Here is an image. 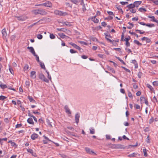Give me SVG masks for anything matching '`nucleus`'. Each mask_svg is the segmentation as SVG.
Returning <instances> with one entry per match:
<instances>
[{
    "mask_svg": "<svg viewBox=\"0 0 158 158\" xmlns=\"http://www.w3.org/2000/svg\"><path fill=\"white\" fill-rule=\"evenodd\" d=\"M50 38L52 39H54L55 38V36L52 33L50 34Z\"/></svg>",
    "mask_w": 158,
    "mask_h": 158,
    "instance_id": "obj_36",
    "label": "nucleus"
},
{
    "mask_svg": "<svg viewBox=\"0 0 158 158\" xmlns=\"http://www.w3.org/2000/svg\"><path fill=\"white\" fill-rule=\"evenodd\" d=\"M54 13L56 15L60 16H63L66 15V12H63L62 11L56 10L54 11Z\"/></svg>",
    "mask_w": 158,
    "mask_h": 158,
    "instance_id": "obj_3",
    "label": "nucleus"
},
{
    "mask_svg": "<svg viewBox=\"0 0 158 158\" xmlns=\"http://www.w3.org/2000/svg\"><path fill=\"white\" fill-rule=\"evenodd\" d=\"M79 42L83 45H87V44L84 41H79Z\"/></svg>",
    "mask_w": 158,
    "mask_h": 158,
    "instance_id": "obj_59",
    "label": "nucleus"
},
{
    "mask_svg": "<svg viewBox=\"0 0 158 158\" xmlns=\"http://www.w3.org/2000/svg\"><path fill=\"white\" fill-rule=\"evenodd\" d=\"M127 6L129 9L133 8L135 7V5L134 4V3L133 4H129L128 5H127Z\"/></svg>",
    "mask_w": 158,
    "mask_h": 158,
    "instance_id": "obj_22",
    "label": "nucleus"
},
{
    "mask_svg": "<svg viewBox=\"0 0 158 158\" xmlns=\"http://www.w3.org/2000/svg\"><path fill=\"white\" fill-rule=\"evenodd\" d=\"M105 38L110 43H112L113 41H114V40H112L110 39H109L108 38H107L106 37H105Z\"/></svg>",
    "mask_w": 158,
    "mask_h": 158,
    "instance_id": "obj_52",
    "label": "nucleus"
},
{
    "mask_svg": "<svg viewBox=\"0 0 158 158\" xmlns=\"http://www.w3.org/2000/svg\"><path fill=\"white\" fill-rule=\"evenodd\" d=\"M22 126V124H17L15 126L16 128H20Z\"/></svg>",
    "mask_w": 158,
    "mask_h": 158,
    "instance_id": "obj_62",
    "label": "nucleus"
},
{
    "mask_svg": "<svg viewBox=\"0 0 158 158\" xmlns=\"http://www.w3.org/2000/svg\"><path fill=\"white\" fill-rule=\"evenodd\" d=\"M108 70H109L112 73H115V71L113 69L111 68L110 67H109L108 68Z\"/></svg>",
    "mask_w": 158,
    "mask_h": 158,
    "instance_id": "obj_41",
    "label": "nucleus"
},
{
    "mask_svg": "<svg viewBox=\"0 0 158 158\" xmlns=\"http://www.w3.org/2000/svg\"><path fill=\"white\" fill-rule=\"evenodd\" d=\"M70 52L71 53H74L77 52V51L72 49H71L70 50Z\"/></svg>",
    "mask_w": 158,
    "mask_h": 158,
    "instance_id": "obj_54",
    "label": "nucleus"
},
{
    "mask_svg": "<svg viewBox=\"0 0 158 158\" xmlns=\"http://www.w3.org/2000/svg\"><path fill=\"white\" fill-rule=\"evenodd\" d=\"M41 68L45 70H46L44 64L41 62H39Z\"/></svg>",
    "mask_w": 158,
    "mask_h": 158,
    "instance_id": "obj_25",
    "label": "nucleus"
},
{
    "mask_svg": "<svg viewBox=\"0 0 158 158\" xmlns=\"http://www.w3.org/2000/svg\"><path fill=\"white\" fill-rule=\"evenodd\" d=\"M81 57L83 59H86L88 58L87 56L85 55H82Z\"/></svg>",
    "mask_w": 158,
    "mask_h": 158,
    "instance_id": "obj_64",
    "label": "nucleus"
},
{
    "mask_svg": "<svg viewBox=\"0 0 158 158\" xmlns=\"http://www.w3.org/2000/svg\"><path fill=\"white\" fill-rule=\"evenodd\" d=\"M37 38L40 40L41 39L43 38V36L41 34H38L37 35Z\"/></svg>",
    "mask_w": 158,
    "mask_h": 158,
    "instance_id": "obj_42",
    "label": "nucleus"
},
{
    "mask_svg": "<svg viewBox=\"0 0 158 158\" xmlns=\"http://www.w3.org/2000/svg\"><path fill=\"white\" fill-rule=\"evenodd\" d=\"M74 4L78 5L81 0H70Z\"/></svg>",
    "mask_w": 158,
    "mask_h": 158,
    "instance_id": "obj_21",
    "label": "nucleus"
},
{
    "mask_svg": "<svg viewBox=\"0 0 158 158\" xmlns=\"http://www.w3.org/2000/svg\"><path fill=\"white\" fill-rule=\"evenodd\" d=\"M34 56L36 57V61L39 63L40 62V61L39 56L37 55H36V54H35L34 55Z\"/></svg>",
    "mask_w": 158,
    "mask_h": 158,
    "instance_id": "obj_32",
    "label": "nucleus"
},
{
    "mask_svg": "<svg viewBox=\"0 0 158 158\" xmlns=\"http://www.w3.org/2000/svg\"><path fill=\"white\" fill-rule=\"evenodd\" d=\"M64 109L65 110V111L67 113L69 114H71V113L70 110L67 105H65V106Z\"/></svg>",
    "mask_w": 158,
    "mask_h": 158,
    "instance_id": "obj_7",
    "label": "nucleus"
},
{
    "mask_svg": "<svg viewBox=\"0 0 158 158\" xmlns=\"http://www.w3.org/2000/svg\"><path fill=\"white\" fill-rule=\"evenodd\" d=\"M152 84L154 86H158V81H155L153 82L152 83Z\"/></svg>",
    "mask_w": 158,
    "mask_h": 158,
    "instance_id": "obj_39",
    "label": "nucleus"
},
{
    "mask_svg": "<svg viewBox=\"0 0 158 158\" xmlns=\"http://www.w3.org/2000/svg\"><path fill=\"white\" fill-rule=\"evenodd\" d=\"M58 35L62 39H64L66 37V38H69V37L68 36H66L64 33H58Z\"/></svg>",
    "mask_w": 158,
    "mask_h": 158,
    "instance_id": "obj_13",
    "label": "nucleus"
},
{
    "mask_svg": "<svg viewBox=\"0 0 158 158\" xmlns=\"http://www.w3.org/2000/svg\"><path fill=\"white\" fill-rule=\"evenodd\" d=\"M63 24H65L66 26H71V25L70 24V23L67 22H64L63 23Z\"/></svg>",
    "mask_w": 158,
    "mask_h": 158,
    "instance_id": "obj_50",
    "label": "nucleus"
},
{
    "mask_svg": "<svg viewBox=\"0 0 158 158\" xmlns=\"http://www.w3.org/2000/svg\"><path fill=\"white\" fill-rule=\"evenodd\" d=\"M120 3L123 5H125L126 4H127L128 3V2H121Z\"/></svg>",
    "mask_w": 158,
    "mask_h": 158,
    "instance_id": "obj_55",
    "label": "nucleus"
},
{
    "mask_svg": "<svg viewBox=\"0 0 158 158\" xmlns=\"http://www.w3.org/2000/svg\"><path fill=\"white\" fill-rule=\"evenodd\" d=\"M148 17L149 18H151L152 19V21L154 22L155 20V17L154 16H150L148 15Z\"/></svg>",
    "mask_w": 158,
    "mask_h": 158,
    "instance_id": "obj_43",
    "label": "nucleus"
},
{
    "mask_svg": "<svg viewBox=\"0 0 158 158\" xmlns=\"http://www.w3.org/2000/svg\"><path fill=\"white\" fill-rule=\"evenodd\" d=\"M104 56H105L104 55H102V54H98V57H99L101 58H103Z\"/></svg>",
    "mask_w": 158,
    "mask_h": 158,
    "instance_id": "obj_61",
    "label": "nucleus"
},
{
    "mask_svg": "<svg viewBox=\"0 0 158 158\" xmlns=\"http://www.w3.org/2000/svg\"><path fill=\"white\" fill-rule=\"evenodd\" d=\"M69 44L70 45H71L73 47H74L75 48L78 49L80 51H81V50H83L80 47H79V46H78L77 45L73 43H72V42L70 43Z\"/></svg>",
    "mask_w": 158,
    "mask_h": 158,
    "instance_id": "obj_6",
    "label": "nucleus"
},
{
    "mask_svg": "<svg viewBox=\"0 0 158 158\" xmlns=\"http://www.w3.org/2000/svg\"><path fill=\"white\" fill-rule=\"evenodd\" d=\"M129 10L132 13H135L136 12V9L133 8H131V9H129Z\"/></svg>",
    "mask_w": 158,
    "mask_h": 158,
    "instance_id": "obj_29",
    "label": "nucleus"
},
{
    "mask_svg": "<svg viewBox=\"0 0 158 158\" xmlns=\"http://www.w3.org/2000/svg\"><path fill=\"white\" fill-rule=\"evenodd\" d=\"M107 13H108V14L110 15H112L114 16V14L113 13V12L110 11H107Z\"/></svg>",
    "mask_w": 158,
    "mask_h": 158,
    "instance_id": "obj_53",
    "label": "nucleus"
},
{
    "mask_svg": "<svg viewBox=\"0 0 158 158\" xmlns=\"http://www.w3.org/2000/svg\"><path fill=\"white\" fill-rule=\"evenodd\" d=\"M47 122L48 124V125L50 126L51 127H52V125L51 124L52 122H50V121H49V120H47Z\"/></svg>",
    "mask_w": 158,
    "mask_h": 158,
    "instance_id": "obj_47",
    "label": "nucleus"
},
{
    "mask_svg": "<svg viewBox=\"0 0 158 158\" xmlns=\"http://www.w3.org/2000/svg\"><path fill=\"white\" fill-rule=\"evenodd\" d=\"M134 107L137 109H139L140 108V106L137 104H135L134 105Z\"/></svg>",
    "mask_w": 158,
    "mask_h": 158,
    "instance_id": "obj_44",
    "label": "nucleus"
},
{
    "mask_svg": "<svg viewBox=\"0 0 158 158\" xmlns=\"http://www.w3.org/2000/svg\"><path fill=\"white\" fill-rule=\"evenodd\" d=\"M45 77L44 75L42 73H40L39 75V78L42 80Z\"/></svg>",
    "mask_w": 158,
    "mask_h": 158,
    "instance_id": "obj_26",
    "label": "nucleus"
},
{
    "mask_svg": "<svg viewBox=\"0 0 158 158\" xmlns=\"http://www.w3.org/2000/svg\"><path fill=\"white\" fill-rule=\"evenodd\" d=\"M31 77L33 79H35L36 78V72L35 71H32L31 72Z\"/></svg>",
    "mask_w": 158,
    "mask_h": 158,
    "instance_id": "obj_11",
    "label": "nucleus"
},
{
    "mask_svg": "<svg viewBox=\"0 0 158 158\" xmlns=\"http://www.w3.org/2000/svg\"><path fill=\"white\" fill-rule=\"evenodd\" d=\"M27 151L28 152L31 153L33 156H35V153H34L32 149L29 148L27 149Z\"/></svg>",
    "mask_w": 158,
    "mask_h": 158,
    "instance_id": "obj_20",
    "label": "nucleus"
},
{
    "mask_svg": "<svg viewBox=\"0 0 158 158\" xmlns=\"http://www.w3.org/2000/svg\"><path fill=\"white\" fill-rule=\"evenodd\" d=\"M15 17L18 20L21 21H24L27 19L26 17H25L22 16H15Z\"/></svg>",
    "mask_w": 158,
    "mask_h": 158,
    "instance_id": "obj_5",
    "label": "nucleus"
},
{
    "mask_svg": "<svg viewBox=\"0 0 158 158\" xmlns=\"http://www.w3.org/2000/svg\"><path fill=\"white\" fill-rule=\"evenodd\" d=\"M136 32H139L140 34H142L144 33V31L141 32V31L139 30L136 29L135 30Z\"/></svg>",
    "mask_w": 158,
    "mask_h": 158,
    "instance_id": "obj_45",
    "label": "nucleus"
},
{
    "mask_svg": "<svg viewBox=\"0 0 158 158\" xmlns=\"http://www.w3.org/2000/svg\"><path fill=\"white\" fill-rule=\"evenodd\" d=\"M146 26H148L149 27H153L154 26V25L153 24H149V23H147L146 24Z\"/></svg>",
    "mask_w": 158,
    "mask_h": 158,
    "instance_id": "obj_34",
    "label": "nucleus"
},
{
    "mask_svg": "<svg viewBox=\"0 0 158 158\" xmlns=\"http://www.w3.org/2000/svg\"><path fill=\"white\" fill-rule=\"evenodd\" d=\"M139 10L141 12H142L143 11H146V10L145 9V8H139Z\"/></svg>",
    "mask_w": 158,
    "mask_h": 158,
    "instance_id": "obj_40",
    "label": "nucleus"
},
{
    "mask_svg": "<svg viewBox=\"0 0 158 158\" xmlns=\"http://www.w3.org/2000/svg\"><path fill=\"white\" fill-rule=\"evenodd\" d=\"M90 133L91 134H94L95 133V130L93 128H90Z\"/></svg>",
    "mask_w": 158,
    "mask_h": 158,
    "instance_id": "obj_33",
    "label": "nucleus"
},
{
    "mask_svg": "<svg viewBox=\"0 0 158 158\" xmlns=\"http://www.w3.org/2000/svg\"><path fill=\"white\" fill-rule=\"evenodd\" d=\"M147 87L150 89L151 91H154V89L149 84H147Z\"/></svg>",
    "mask_w": 158,
    "mask_h": 158,
    "instance_id": "obj_24",
    "label": "nucleus"
},
{
    "mask_svg": "<svg viewBox=\"0 0 158 158\" xmlns=\"http://www.w3.org/2000/svg\"><path fill=\"white\" fill-rule=\"evenodd\" d=\"M25 84L27 86L29 87L30 86V82L29 81H26L25 82Z\"/></svg>",
    "mask_w": 158,
    "mask_h": 158,
    "instance_id": "obj_48",
    "label": "nucleus"
},
{
    "mask_svg": "<svg viewBox=\"0 0 158 158\" xmlns=\"http://www.w3.org/2000/svg\"><path fill=\"white\" fill-rule=\"evenodd\" d=\"M28 98L30 102H31L34 99L32 97L29 96L28 97Z\"/></svg>",
    "mask_w": 158,
    "mask_h": 158,
    "instance_id": "obj_57",
    "label": "nucleus"
},
{
    "mask_svg": "<svg viewBox=\"0 0 158 158\" xmlns=\"http://www.w3.org/2000/svg\"><path fill=\"white\" fill-rule=\"evenodd\" d=\"M142 75V73L141 72H139L138 73V76L139 78H140Z\"/></svg>",
    "mask_w": 158,
    "mask_h": 158,
    "instance_id": "obj_46",
    "label": "nucleus"
},
{
    "mask_svg": "<svg viewBox=\"0 0 158 158\" xmlns=\"http://www.w3.org/2000/svg\"><path fill=\"white\" fill-rule=\"evenodd\" d=\"M7 139L6 138H2V139L0 138V143L2 145V143H3L2 141L3 140L6 141L7 140Z\"/></svg>",
    "mask_w": 158,
    "mask_h": 158,
    "instance_id": "obj_35",
    "label": "nucleus"
},
{
    "mask_svg": "<svg viewBox=\"0 0 158 158\" xmlns=\"http://www.w3.org/2000/svg\"><path fill=\"white\" fill-rule=\"evenodd\" d=\"M1 88L2 89H4L7 87V86L6 85L1 84L0 85Z\"/></svg>",
    "mask_w": 158,
    "mask_h": 158,
    "instance_id": "obj_28",
    "label": "nucleus"
},
{
    "mask_svg": "<svg viewBox=\"0 0 158 158\" xmlns=\"http://www.w3.org/2000/svg\"><path fill=\"white\" fill-rule=\"evenodd\" d=\"M33 12L36 15L39 14V9L34 10H33Z\"/></svg>",
    "mask_w": 158,
    "mask_h": 158,
    "instance_id": "obj_30",
    "label": "nucleus"
},
{
    "mask_svg": "<svg viewBox=\"0 0 158 158\" xmlns=\"http://www.w3.org/2000/svg\"><path fill=\"white\" fill-rule=\"evenodd\" d=\"M85 150L86 152L89 154H91L92 153L95 154L94 152L92 150H91L89 148L86 147L85 148Z\"/></svg>",
    "mask_w": 158,
    "mask_h": 158,
    "instance_id": "obj_9",
    "label": "nucleus"
},
{
    "mask_svg": "<svg viewBox=\"0 0 158 158\" xmlns=\"http://www.w3.org/2000/svg\"><path fill=\"white\" fill-rule=\"evenodd\" d=\"M136 155V154L135 153H134L129 155V157H133L135 156Z\"/></svg>",
    "mask_w": 158,
    "mask_h": 158,
    "instance_id": "obj_49",
    "label": "nucleus"
},
{
    "mask_svg": "<svg viewBox=\"0 0 158 158\" xmlns=\"http://www.w3.org/2000/svg\"><path fill=\"white\" fill-rule=\"evenodd\" d=\"M118 60H119L121 63H122L123 64H125V62H124V61L122 60H121L120 58L119 57H118Z\"/></svg>",
    "mask_w": 158,
    "mask_h": 158,
    "instance_id": "obj_63",
    "label": "nucleus"
},
{
    "mask_svg": "<svg viewBox=\"0 0 158 158\" xmlns=\"http://www.w3.org/2000/svg\"><path fill=\"white\" fill-rule=\"evenodd\" d=\"M2 33L3 35V37H6V36L7 34L5 29L4 28L2 30Z\"/></svg>",
    "mask_w": 158,
    "mask_h": 158,
    "instance_id": "obj_16",
    "label": "nucleus"
},
{
    "mask_svg": "<svg viewBox=\"0 0 158 158\" xmlns=\"http://www.w3.org/2000/svg\"><path fill=\"white\" fill-rule=\"evenodd\" d=\"M42 80L47 83H48L49 82V80L47 79L45 77Z\"/></svg>",
    "mask_w": 158,
    "mask_h": 158,
    "instance_id": "obj_56",
    "label": "nucleus"
},
{
    "mask_svg": "<svg viewBox=\"0 0 158 158\" xmlns=\"http://www.w3.org/2000/svg\"><path fill=\"white\" fill-rule=\"evenodd\" d=\"M92 20L95 23H97L99 22V20L95 18V17H93L92 19Z\"/></svg>",
    "mask_w": 158,
    "mask_h": 158,
    "instance_id": "obj_23",
    "label": "nucleus"
},
{
    "mask_svg": "<svg viewBox=\"0 0 158 158\" xmlns=\"http://www.w3.org/2000/svg\"><path fill=\"white\" fill-rule=\"evenodd\" d=\"M81 2L80 4L82 6V10L84 12L86 10L85 8V5L84 3L83 0H81Z\"/></svg>",
    "mask_w": 158,
    "mask_h": 158,
    "instance_id": "obj_8",
    "label": "nucleus"
},
{
    "mask_svg": "<svg viewBox=\"0 0 158 158\" xmlns=\"http://www.w3.org/2000/svg\"><path fill=\"white\" fill-rule=\"evenodd\" d=\"M27 48L30 50V52H31L33 55L36 54L34 51V49L32 47H27Z\"/></svg>",
    "mask_w": 158,
    "mask_h": 158,
    "instance_id": "obj_12",
    "label": "nucleus"
},
{
    "mask_svg": "<svg viewBox=\"0 0 158 158\" xmlns=\"http://www.w3.org/2000/svg\"><path fill=\"white\" fill-rule=\"evenodd\" d=\"M141 3L142 2L141 1H135L134 2V4L135 7H138Z\"/></svg>",
    "mask_w": 158,
    "mask_h": 158,
    "instance_id": "obj_15",
    "label": "nucleus"
},
{
    "mask_svg": "<svg viewBox=\"0 0 158 158\" xmlns=\"http://www.w3.org/2000/svg\"><path fill=\"white\" fill-rule=\"evenodd\" d=\"M110 148L113 149H124V146L120 144H111L109 145Z\"/></svg>",
    "mask_w": 158,
    "mask_h": 158,
    "instance_id": "obj_1",
    "label": "nucleus"
},
{
    "mask_svg": "<svg viewBox=\"0 0 158 158\" xmlns=\"http://www.w3.org/2000/svg\"><path fill=\"white\" fill-rule=\"evenodd\" d=\"M80 115L79 113H77L75 114V120L76 123H78L79 122V118H80Z\"/></svg>",
    "mask_w": 158,
    "mask_h": 158,
    "instance_id": "obj_10",
    "label": "nucleus"
},
{
    "mask_svg": "<svg viewBox=\"0 0 158 158\" xmlns=\"http://www.w3.org/2000/svg\"><path fill=\"white\" fill-rule=\"evenodd\" d=\"M141 40L142 41L146 40L147 43H149L151 42V40L147 37H143L141 38Z\"/></svg>",
    "mask_w": 158,
    "mask_h": 158,
    "instance_id": "obj_18",
    "label": "nucleus"
},
{
    "mask_svg": "<svg viewBox=\"0 0 158 158\" xmlns=\"http://www.w3.org/2000/svg\"><path fill=\"white\" fill-rule=\"evenodd\" d=\"M11 146H12L15 147H17V145L15 142H11Z\"/></svg>",
    "mask_w": 158,
    "mask_h": 158,
    "instance_id": "obj_60",
    "label": "nucleus"
},
{
    "mask_svg": "<svg viewBox=\"0 0 158 158\" xmlns=\"http://www.w3.org/2000/svg\"><path fill=\"white\" fill-rule=\"evenodd\" d=\"M57 30L58 31H62L64 32H68L69 31V30H67L65 28H57Z\"/></svg>",
    "mask_w": 158,
    "mask_h": 158,
    "instance_id": "obj_19",
    "label": "nucleus"
},
{
    "mask_svg": "<svg viewBox=\"0 0 158 158\" xmlns=\"http://www.w3.org/2000/svg\"><path fill=\"white\" fill-rule=\"evenodd\" d=\"M6 98V97L3 96H0V99L2 100H4Z\"/></svg>",
    "mask_w": 158,
    "mask_h": 158,
    "instance_id": "obj_51",
    "label": "nucleus"
},
{
    "mask_svg": "<svg viewBox=\"0 0 158 158\" xmlns=\"http://www.w3.org/2000/svg\"><path fill=\"white\" fill-rule=\"evenodd\" d=\"M131 63H133V64H134L135 65L136 64L137 65V62H136V60H132Z\"/></svg>",
    "mask_w": 158,
    "mask_h": 158,
    "instance_id": "obj_58",
    "label": "nucleus"
},
{
    "mask_svg": "<svg viewBox=\"0 0 158 158\" xmlns=\"http://www.w3.org/2000/svg\"><path fill=\"white\" fill-rule=\"evenodd\" d=\"M134 43L137 44L139 46H141L142 45V44L139 42V41L137 40H135L134 41Z\"/></svg>",
    "mask_w": 158,
    "mask_h": 158,
    "instance_id": "obj_27",
    "label": "nucleus"
},
{
    "mask_svg": "<svg viewBox=\"0 0 158 158\" xmlns=\"http://www.w3.org/2000/svg\"><path fill=\"white\" fill-rule=\"evenodd\" d=\"M36 6H44L45 7L51 8L52 7V4L49 1H47L45 3L40 4H38L36 5Z\"/></svg>",
    "mask_w": 158,
    "mask_h": 158,
    "instance_id": "obj_2",
    "label": "nucleus"
},
{
    "mask_svg": "<svg viewBox=\"0 0 158 158\" xmlns=\"http://www.w3.org/2000/svg\"><path fill=\"white\" fill-rule=\"evenodd\" d=\"M129 33H130L131 34L133 35H134L136 36L137 38H138L139 37V36L137 34H136L135 33L133 32H131L130 31L129 32Z\"/></svg>",
    "mask_w": 158,
    "mask_h": 158,
    "instance_id": "obj_31",
    "label": "nucleus"
},
{
    "mask_svg": "<svg viewBox=\"0 0 158 158\" xmlns=\"http://www.w3.org/2000/svg\"><path fill=\"white\" fill-rule=\"evenodd\" d=\"M48 13L45 10L43 9H39V14L42 15H45Z\"/></svg>",
    "mask_w": 158,
    "mask_h": 158,
    "instance_id": "obj_4",
    "label": "nucleus"
},
{
    "mask_svg": "<svg viewBox=\"0 0 158 158\" xmlns=\"http://www.w3.org/2000/svg\"><path fill=\"white\" fill-rule=\"evenodd\" d=\"M29 68V65L27 64H26L24 67V70H27Z\"/></svg>",
    "mask_w": 158,
    "mask_h": 158,
    "instance_id": "obj_37",
    "label": "nucleus"
},
{
    "mask_svg": "<svg viewBox=\"0 0 158 158\" xmlns=\"http://www.w3.org/2000/svg\"><path fill=\"white\" fill-rule=\"evenodd\" d=\"M27 122L29 123L30 124L33 125L34 124V123L33 121V119L31 117L27 119Z\"/></svg>",
    "mask_w": 158,
    "mask_h": 158,
    "instance_id": "obj_17",
    "label": "nucleus"
},
{
    "mask_svg": "<svg viewBox=\"0 0 158 158\" xmlns=\"http://www.w3.org/2000/svg\"><path fill=\"white\" fill-rule=\"evenodd\" d=\"M38 136V134L34 133L32 134L31 135V139L32 140H35L36 138H37Z\"/></svg>",
    "mask_w": 158,
    "mask_h": 158,
    "instance_id": "obj_14",
    "label": "nucleus"
},
{
    "mask_svg": "<svg viewBox=\"0 0 158 158\" xmlns=\"http://www.w3.org/2000/svg\"><path fill=\"white\" fill-rule=\"evenodd\" d=\"M143 152L144 153V155L145 156H147V153L146 149H143Z\"/></svg>",
    "mask_w": 158,
    "mask_h": 158,
    "instance_id": "obj_38",
    "label": "nucleus"
}]
</instances>
